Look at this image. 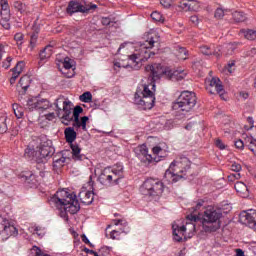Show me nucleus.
Returning <instances> with one entry per match:
<instances>
[{
  "mask_svg": "<svg viewBox=\"0 0 256 256\" xmlns=\"http://www.w3.org/2000/svg\"><path fill=\"white\" fill-rule=\"evenodd\" d=\"M80 101H82V103H91V101H93V94L89 91L84 92L80 95Z\"/></svg>",
  "mask_w": 256,
  "mask_h": 256,
  "instance_id": "nucleus-38",
  "label": "nucleus"
},
{
  "mask_svg": "<svg viewBox=\"0 0 256 256\" xmlns=\"http://www.w3.org/2000/svg\"><path fill=\"white\" fill-rule=\"evenodd\" d=\"M102 25H105V26L111 25V18H107V17L102 18Z\"/></svg>",
  "mask_w": 256,
  "mask_h": 256,
  "instance_id": "nucleus-61",
  "label": "nucleus"
},
{
  "mask_svg": "<svg viewBox=\"0 0 256 256\" xmlns=\"http://www.w3.org/2000/svg\"><path fill=\"white\" fill-rule=\"evenodd\" d=\"M160 4L165 8L169 9L173 5V0H160Z\"/></svg>",
  "mask_w": 256,
  "mask_h": 256,
  "instance_id": "nucleus-48",
  "label": "nucleus"
},
{
  "mask_svg": "<svg viewBox=\"0 0 256 256\" xmlns=\"http://www.w3.org/2000/svg\"><path fill=\"white\" fill-rule=\"evenodd\" d=\"M201 207H203V201H200L196 204L195 207H192V213H195L196 211H199V209H201Z\"/></svg>",
  "mask_w": 256,
  "mask_h": 256,
  "instance_id": "nucleus-59",
  "label": "nucleus"
},
{
  "mask_svg": "<svg viewBox=\"0 0 256 256\" xmlns=\"http://www.w3.org/2000/svg\"><path fill=\"white\" fill-rule=\"evenodd\" d=\"M45 118L48 120V121H53V119H55V113H48L45 115Z\"/></svg>",
  "mask_w": 256,
  "mask_h": 256,
  "instance_id": "nucleus-62",
  "label": "nucleus"
},
{
  "mask_svg": "<svg viewBox=\"0 0 256 256\" xmlns=\"http://www.w3.org/2000/svg\"><path fill=\"white\" fill-rule=\"evenodd\" d=\"M213 88L215 89L216 93L220 95L221 99H225V97L223 96L225 95V89H223L221 79L214 77L210 80V87L208 88V91L211 95H215V91L213 90Z\"/></svg>",
  "mask_w": 256,
  "mask_h": 256,
  "instance_id": "nucleus-17",
  "label": "nucleus"
},
{
  "mask_svg": "<svg viewBox=\"0 0 256 256\" xmlns=\"http://www.w3.org/2000/svg\"><path fill=\"white\" fill-rule=\"evenodd\" d=\"M123 177V167L118 169H104L99 179L102 185H119V180Z\"/></svg>",
  "mask_w": 256,
  "mask_h": 256,
  "instance_id": "nucleus-10",
  "label": "nucleus"
},
{
  "mask_svg": "<svg viewBox=\"0 0 256 256\" xmlns=\"http://www.w3.org/2000/svg\"><path fill=\"white\" fill-rule=\"evenodd\" d=\"M30 85H31V77H29L28 75L22 76L17 86L19 95H25Z\"/></svg>",
  "mask_w": 256,
  "mask_h": 256,
  "instance_id": "nucleus-19",
  "label": "nucleus"
},
{
  "mask_svg": "<svg viewBox=\"0 0 256 256\" xmlns=\"http://www.w3.org/2000/svg\"><path fill=\"white\" fill-rule=\"evenodd\" d=\"M164 185L163 182L158 179H147L141 186V192L143 195H149V197H159L163 194Z\"/></svg>",
  "mask_w": 256,
  "mask_h": 256,
  "instance_id": "nucleus-9",
  "label": "nucleus"
},
{
  "mask_svg": "<svg viewBox=\"0 0 256 256\" xmlns=\"http://www.w3.org/2000/svg\"><path fill=\"white\" fill-rule=\"evenodd\" d=\"M14 39L18 45H23L24 35L23 33L19 32L14 35Z\"/></svg>",
  "mask_w": 256,
  "mask_h": 256,
  "instance_id": "nucleus-42",
  "label": "nucleus"
},
{
  "mask_svg": "<svg viewBox=\"0 0 256 256\" xmlns=\"http://www.w3.org/2000/svg\"><path fill=\"white\" fill-rule=\"evenodd\" d=\"M22 178L25 179L28 185H35V183H37V180H35V176L33 175V172H24L22 174Z\"/></svg>",
  "mask_w": 256,
  "mask_h": 256,
  "instance_id": "nucleus-32",
  "label": "nucleus"
},
{
  "mask_svg": "<svg viewBox=\"0 0 256 256\" xmlns=\"http://www.w3.org/2000/svg\"><path fill=\"white\" fill-rule=\"evenodd\" d=\"M154 155H158V157H161V154L163 153V150L160 146H156L152 149Z\"/></svg>",
  "mask_w": 256,
  "mask_h": 256,
  "instance_id": "nucleus-54",
  "label": "nucleus"
},
{
  "mask_svg": "<svg viewBox=\"0 0 256 256\" xmlns=\"http://www.w3.org/2000/svg\"><path fill=\"white\" fill-rule=\"evenodd\" d=\"M78 197L84 205H91L93 203V199L95 197V194L92 191L83 189L78 194Z\"/></svg>",
  "mask_w": 256,
  "mask_h": 256,
  "instance_id": "nucleus-21",
  "label": "nucleus"
},
{
  "mask_svg": "<svg viewBox=\"0 0 256 256\" xmlns=\"http://www.w3.org/2000/svg\"><path fill=\"white\" fill-rule=\"evenodd\" d=\"M115 225H122L123 227H127L128 223L125 219H116L114 220Z\"/></svg>",
  "mask_w": 256,
  "mask_h": 256,
  "instance_id": "nucleus-52",
  "label": "nucleus"
},
{
  "mask_svg": "<svg viewBox=\"0 0 256 256\" xmlns=\"http://www.w3.org/2000/svg\"><path fill=\"white\" fill-rule=\"evenodd\" d=\"M49 203L60 211V217L65 219V221L69 219L68 213L75 215V213H79L81 209L77 196L67 192L65 189L57 191L54 196L50 198Z\"/></svg>",
  "mask_w": 256,
  "mask_h": 256,
  "instance_id": "nucleus-2",
  "label": "nucleus"
},
{
  "mask_svg": "<svg viewBox=\"0 0 256 256\" xmlns=\"http://www.w3.org/2000/svg\"><path fill=\"white\" fill-rule=\"evenodd\" d=\"M23 69H25V62L19 61L14 68L11 69L12 77L10 78V85H15V81L19 79V75L23 73Z\"/></svg>",
  "mask_w": 256,
  "mask_h": 256,
  "instance_id": "nucleus-20",
  "label": "nucleus"
},
{
  "mask_svg": "<svg viewBox=\"0 0 256 256\" xmlns=\"http://www.w3.org/2000/svg\"><path fill=\"white\" fill-rule=\"evenodd\" d=\"M216 147H218V149H221V151L225 149V145L223 144V141H221V139L216 140Z\"/></svg>",
  "mask_w": 256,
  "mask_h": 256,
  "instance_id": "nucleus-60",
  "label": "nucleus"
},
{
  "mask_svg": "<svg viewBox=\"0 0 256 256\" xmlns=\"http://www.w3.org/2000/svg\"><path fill=\"white\" fill-rule=\"evenodd\" d=\"M5 121L6 119L3 118L0 122V135H3V133H7V123Z\"/></svg>",
  "mask_w": 256,
  "mask_h": 256,
  "instance_id": "nucleus-44",
  "label": "nucleus"
},
{
  "mask_svg": "<svg viewBox=\"0 0 256 256\" xmlns=\"http://www.w3.org/2000/svg\"><path fill=\"white\" fill-rule=\"evenodd\" d=\"M70 148L72 149V159L74 161H83L86 159L84 154H81V148L77 144L70 143Z\"/></svg>",
  "mask_w": 256,
  "mask_h": 256,
  "instance_id": "nucleus-24",
  "label": "nucleus"
},
{
  "mask_svg": "<svg viewBox=\"0 0 256 256\" xmlns=\"http://www.w3.org/2000/svg\"><path fill=\"white\" fill-rule=\"evenodd\" d=\"M155 43H159V33L155 30H151L147 33L146 44H142L141 48L145 50H141V54H132L129 56V59L132 63L139 65L141 61H147V59H151L155 54L154 52H150L147 49H153L155 47Z\"/></svg>",
  "mask_w": 256,
  "mask_h": 256,
  "instance_id": "nucleus-5",
  "label": "nucleus"
},
{
  "mask_svg": "<svg viewBox=\"0 0 256 256\" xmlns=\"http://www.w3.org/2000/svg\"><path fill=\"white\" fill-rule=\"evenodd\" d=\"M35 141L37 143L35 150L26 149L25 153L32 155V159L36 162V169L39 171L40 177H45V164L49 157H53L55 148H53V142L45 135H41L36 138Z\"/></svg>",
  "mask_w": 256,
  "mask_h": 256,
  "instance_id": "nucleus-1",
  "label": "nucleus"
},
{
  "mask_svg": "<svg viewBox=\"0 0 256 256\" xmlns=\"http://www.w3.org/2000/svg\"><path fill=\"white\" fill-rule=\"evenodd\" d=\"M200 51L203 55H214L216 59H219L221 57V53L216 50H211V47L207 45L200 46Z\"/></svg>",
  "mask_w": 256,
  "mask_h": 256,
  "instance_id": "nucleus-28",
  "label": "nucleus"
},
{
  "mask_svg": "<svg viewBox=\"0 0 256 256\" xmlns=\"http://www.w3.org/2000/svg\"><path fill=\"white\" fill-rule=\"evenodd\" d=\"M13 7L16 11H19V13H25V10L27 9V6L19 0H14Z\"/></svg>",
  "mask_w": 256,
  "mask_h": 256,
  "instance_id": "nucleus-35",
  "label": "nucleus"
},
{
  "mask_svg": "<svg viewBox=\"0 0 256 256\" xmlns=\"http://www.w3.org/2000/svg\"><path fill=\"white\" fill-rule=\"evenodd\" d=\"M27 107L30 111H33V109H36V111H47V109H51V107H53V104L45 98H41L36 101L29 99L27 101Z\"/></svg>",
  "mask_w": 256,
  "mask_h": 256,
  "instance_id": "nucleus-14",
  "label": "nucleus"
},
{
  "mask_svg": "<svg viewBox=\"0 0 256 256\" xmlns=\"http://www.w3.org/2000/svg\"><path fill=\"white\" fill-rule=\"evenodd\" d=\"M64 69H72L73 68V61L70 58H65L63 62Z\"/></svg>",
  "mask_w": 256,
  "mask_h": 256,
  "instance_id": "nucleus-43",
  "label": "nucleus"
},
{
  "mask_svg": "<svg viewBox=\"0 0 256 256\" xmlns=\"http://www.w3.org/2000/svg\"><path fill=\"white\" fill-rule=\"evenodd\" d=\"M119 235H121L120 231L112 230L110 232V239H119Z\"/></svg>",
  "mask_w": 256,
  "mask_h": 256,
  "instance_id": "nucleus-53",
  "label": "nucleus"
},
{
  "mask_svg": "<svg viewBox=\"0 0 256 256\" xmlns=\"http://www.w3.org/2000/svg\"><path fill=\"white\" fill-rule=\"evenodd\" d=\"M190 2H191V0H182L179 3L178 7L180 9H183V11H190Z\"/></svg>",
  "mask_w": 256,
  "mask_h": 256,
  "instance_id": "nucleus-40",
  "label": "nucleus"
},
{
  "mask_svg": "<svg viewBox=\"0 0 256 256\" xmlns=\"http://www.w3.org/2000/svg\"><path fill=\"white\" fill-rule=\"evenodd\" d=\"M189 175H191V161L182 156L170 164L169 169L164 174V180L167 183H177L182 179H188Z\"/></svg>",
  "mask_w": 256,
  "mask_h": 256,
  "instance_id": "nucleus-3",
  "label": "nucleus"
},
{
  "mask_svg": "<svg viewBox=\"0 0 256 256\" xmlns=\"http://www.w3.org/2000/svg\"><path fill=\"white\" fill-rule=\"evenodd\" d=\"M201 4L197 0H190V11H199Z\"/></svg>",
  "mask_w": 256,
  "mask_h": 256,
  "instance_id": "nucleus-41",
  "label": "nucleus"
},
{
  "mask_svg": "<svg viewBox=\"0 0 256 256\" xmlns=\"http://www.w3.org/2000/svg\"><path fill=\"white\" fill-rule=\"evenodd\" d=\"M231 171H234L235 173H239L241 171V164L234 162L231 167Z\"/></svg>",
  "mask_w": 256,
  "mask_h": 256,
  "instance_id": "nucleus-49",
  "label": "nucleus"
},
{
  "mask_svg": "<svg viewBox=\"0 0 256 256\" xmlns=\"http://www.w3.org/2000/svg\"><path fill=\"white\" fill-rule=\"evenodd\" d=\"M200 219L201 217L195 214H189L186 216V225L180 226L178 233H187L188 231L189 237H193V235H195V231H197V223Z\"/></svg>",
  "mask_w": 256,
  "mask_h": 256,
  "instance_id": "nucleus-12",
  "label": "nucleus"
},
{
  "mask_svg": "<svg viewBox=\"0 0 256 256\" xmlns=\"http://www.w3.org/2000/svg\"><path fill=\"white\" fill-rule=\"evenodd\" d=\"M172 229H173L174 241H177L178 243H180V241H183V235H185V233L179 232L181 231V226H178L177 224H173Z\"/></svg>",
  "mask_w": 256,
  "mask_h": 256,
  "instance_id": "nucleus-29",
  "label": "nucleus"
},
{
  "mask_svg": "<svg viewBox=\"0 0 256 256\" xmlns=\"http://www.w3.org/2000/svg\"><path fill=\"white\" fill-rule=\"evenodd\" d=\"M36 235H38V237H43L45 235V233L43 231H41L40 227H35L34 228V232Z\"/></svg>",
  "mask_w": 256,
  "mask_h": 256,
  "instance_id": "nucleus-58",
  "label": "nucleus"
},
{
  "mask_svg": "<svg viewBox=\"0 0 256 256\" xmlns=\"http://www.w3.org/2000/svg\"><path fill=\"white\" fill-rule=\"evenodd\" d=\"M83 111V107H81V106H76L75 108H74V111H73V113H76V114H78V115H81V112Z\"/></svg>",
  "mask_w": 256,
  "mask_h": 256,
  "instance_id": "nucleus-63",
  "label": "nucleus"
},
{
  "mask_svg": "<svg viewBox=\"0 0 256 256\" xmlns=\"http://www.w3.org/2000/svg\"><path fill=\"white\" fill-rule=\"evenodd\" d=\"M245 145H246V147H248V149L250 151L253 152L254 155L256 154V141H255V138H253L252 136H247L245 138Z\"/></svg>",
  "mask_w": 256,
  "mask_h": 256,
  "instance_id": "nucleus-31",
  "label": "nucleus"
},
{
  "mask_svg": "<svg viewBox=\"0 0 256 256\" xmlns=\"http://www.w3.org/2000/svg\"><path fill=\"white\" fill-rule=\"evenodd\" d=\"M54 105L56 107L58 117H61L64 121H73V117H71V113L73 111V103L65 96H59ZM61 111H63V115L61 116Z\"/></svg>",
  "mask_w": 256,
  "mask_h": 256,
  "instance_id": "nucleus-8",
  "label": "nucleus"
},
{
  "mask_svg": "<svg viewBox=\"0 0 256 256\" xmlns=\"http://www.w3.org/2000/svg\"><path fill=\"white\" fill-rule=\"evenodd\" d=\"M135 155L140 159L142 163H152L153 162V156L149 154V150L147 149L146 145H140L137 146L134 149Z\"/></svg>",
  "mask_w": 256,
  "mask_h": 256,
  "instance_id": "nucleus-16",
  "label": "nucleus"
},
{
  "mask_svg": "<svg viewBox=\"0 0 256 256\" xmlns=\"http://www.w3.org/2000/svg\"><path fill=\"white\" fill-rule=\"evenodd\" d=\"M67 13L73 15L74 13H87V9L78 1H70L67 7Z\"/></svg>",
  "mask_w": 256,
  "mask_h": 256,
  "instance_id": "nucleus-18",
  "label": "nucleus"
},
{
  "mask_svg": "<svg viewBox=\"0 0 256 256\" xmlns=\"http://www.w3.org/2000/svg\"><path fill=\"white\" fill-rule=\"evenodd\" d=\"M87 121H89V117L83 116L81 118L80 124H81L83 131H87Z\"/></svg>",
  "mask_w": 256,
  "mask_h": 256,
  "instance_id": "nucleus-47",
  "label": "nucleus"
},
{
  "mask_svg": "<svg viewBox=\"0 0 256 256\" xmlns=\"http://www.w3.org/2000/svg\"><path fill=\"white\" fill-rule=\"evenodd\" d=\"M235 256H245V252L242 249L238 248V249H236Z\"/></svg>",
  "mask_w": 256,
  "mask_h": 256,
  "instance_id": "nucleus-64",
  "label": "nucleus"
},
{
  "mask_svg": "<svg viewBox=\"0 0 256 256\" xmlns=\"http://www.w3.org/2000/svg\"><path fill=\"white\" fill-rule=\"evenodd\" d=\"M229 181H233L234 179H241V174L239 172H236L235 174H230L228 176Z\"/></svg>",
  "mask_w": 256,
  "mask_h": 256,
  "instance_id": "nucleus-55",
  "label": "nucleus"
},
{
  "mask_svg": "<svg viewBox=\"0 0 256 256\" xmlns=\"http://www.w3.org/2000/svg\"><path fill=\"white\" fill-rule=\"evenodd\" d=\"M53 55V46L47 45L41 52H40V59L41 61H45V59H49Z\"/></svg>",
  "mask_w": 256,
  "mask_h": 256,
  "instance_id": "nucleus-30",
  "label": "nucleus"
},
{
  "mask_svg": "<svg viewBox=\"0 0 256 256\" xmlns=\"http://www.w3.org/2000/svg\"><path fill=\"white\" fill-rule=\"evenodd\" d=\"M65 161H67V157L55 156L53 158V165L54 167H63V165H65Z\"/></svg>",
  "mask_w": 256,
  "mask_h": 256,
  "instance_id": "nucleus-34",
  "label": "nucleus"
},
{
  "mask_svg": "<svg viewBox=\"0 0 256 256\" xmlns=\"http://www.w3.org/2000/svg\"><path fill=\"white\" fill-rule=\"evenodd\" d=\"M0 25L4 28V29H11V24L9 23V20H3L1 19L0 21Z\"/></svg>",
  "mask_w": 256,
  "mask_h": 256,
  "instance_id": "nucleus-51",
  "label": "nucleus"
},
{
  "mask_svg": "<svg viewBox=\"0 0 256 256\" xmlns=\"http://www.w3.org/2000/svg\"><path fill=\"white\" fill-rule=\"evenodd\" d=\"M64 135L67 143H73L77 139V132L73 127H68L64 130Z\"/></svg>",
  "mask_w": 256,
  "mask_h": 256,
  "instance_id": "nucleus-25",
  "label": "nucleus"
},
{
  "mask_svg": "<svg viewBox=\"0 0 256 256\" xmlns=\"http://www.w3.org/2000/svg\"><path fill=\"white\" fill-rule=\"evenodd\" d=\"M232 17L236 23H243V21H247V16L243 12H234Z\"/></svg>",
  "mask_w": 256,
  "mask_h": 256,
  "instance_id": "nucleus-33",
  "label": "nucleus"
},
{
  "mask_svg": "<svg viewBox=\"0 0 256 256\" xmlns=\"http://www.w3.org/2000/svg\"><path fill=\"white\" fill-rule=\"evenodd\" d=\"M214 17L216 19H223V17H225V11H223V9L221 8H217L215 11Z\"/></svg>",
  "mask_w": 256,
  "mask_h": 256,
  "instance_id": "nucleus-45",
  "label": "nucleus"
},
{
  "mask_svg": "<svg viewBox=\"0 0 256 256\" xmlns=\"http://www.w3.org/2000/svg\"><path fill=\"white\" fill-rule=\"evenodd\" d=\"M240 221L256 231V210L243 211L240 214Z\"/></svg>",
  "mask_w": 256,
  "mask_h": 256,
  "instance_id": "nucleus-15",
  "label": "nucleus"
},
{
  "mask_svg": "<svg viewBox=\"0 0 256 256\" xmlns=\"http://www.w3.org/2000/svg\"><path fill=\"white\" fill-rule=\"evenodd\" d=\"M11 61H13V58H11L10 56H8V57L6 58V60H4V61L2 62V67H3L4 69H9V68L11 67Z\"/></svg>",
  "mask_w": 256,
  "mask_h": 256,
  "instance_id": "nucleus-46",
  "label": "nucleus"
},
{
  "mask_svg": "<svg viewBox=\"0 0 256 256\" xmlns=\"http://www.w3.org/2000/svg\"><path fill=\"white\" fill-rule=\"evenodd\" d=\"M233 67H235V61L228 63V65L226 66L228 73H233V71H235Z\"/></svg>",
  "mask_w": 256,
  "mask_h": 256,
  "instance_id": "nucleus-57",
  "label": "nucleus"
},
{
  "mask_svg": "<svg viewBox=\"0 0 256 256\" xmlns=\"http://www.w3.org/2000/svg\"><path fill=\"white\" fill-rule=\"evenodd\" d=\"M234 188L238 195L243 199H247V197H249V188L245 183L238 181L235 183Z\"/></svg>",
  "mask_w": 256,
  "mask_h": 256,
  "instance_id": "nucleus-23",
  "label": "nucleus"
},
{
  "mask_svg": "<svg viewBox=\"0 0 256 256\" xmlns=\"http://www.w3.org/2000/svg\"><path fill=\"white\" fill-rule=\"evenodd\" d=\"M0 239L2 241H7L10 237H17L19 235V230L17 227L11 223L7 218L0 216Z\"/></svg>",
  "mask_w": 256,
  "mask_h": 256,
  "instance_id": "nucleus-11",
  "label": "nucleus"
},
{
  "mask_svg": "<svg viewBox=\"0 0 256 256\" xmlns=\"http://www.w3.org/2000/svg\"><path fill=\"white\" fill-rule=\"evenodd\" d=\"M235 147L236 149H245V140L244 142L241 139L235 141Z\"/></svg>",
  "mask_w": 256,
  "mask_h": 256,
  "instance_id": "nucleus-50",
  "label": "nucleus"
},
{
  "mask_svg": "<svg viewBox=\"0 0 256 256\" xmlns=\"http://www.w3.org/2000/svg\"><path fill=\"white\" fill-rule=\"evenodd\" d=\"M13 111L17 119H21L24 115L23 107L19 106V104H13Z\"/></svg>",
  "mask_w": 256,
  "mask_h": 256,
  "instance_id": "nucleus-36",
  "label": "nucleus"
},
{
  "mask_svg": "<svg viewBox=\"0 0 256 256\" xmlns=\"http://www.w3.org/2000/svg\"><path fill=\"white\" fill-rule=\"evenodd\" d=\"M195 105H197V96H195V93L184 91L173 103L172 109H174V111H181L185 115V113L193 111Z\"/></svg>",
  "mask_w": 256,
  "mask_h": 256,
  "instance_id": "nucleus-7",
  "label": "nucleus"
},
{
  "mask_svg": "<svg viewBox=\"0 0 256 256\" xmlns=\"http://www.w3.org/2000/svg\"><path fill=\"white\" fill-rule=\"evenodd\" d=\"M151 18L153 19V21H156L157 23H165V17H163V14L160 12H152Z\"/></svg>",
  "mask_w": 256,
  "mask_h": 256,
  "instance_id": "nucleus-37",
  "label": "nucleus"
},
{
  "mask_svg": "<svg viewBox=\"0 0 256 256\" xmlns=\"http://www.w3.org/2000/svg\"><path fill=\"white\" fill-rule=\"evenodd\" d=\"M134 101L135 104L139 105L144 111L153 109L155 106V83L142 85V90H137L135 93Z\"/></svg>",
  "mask_w": 256,
  "mask_h": 256,
  "instance_id": "nucleus-6",
  "label": "nucleus"
},
{
  "mask_svg": "<svg viewBox=\"0 0 256 256\" xmlns=\"http://www.w3.org/2000/svg\"><path fill=\"white\" fill-rule=\"evenodd\" d=\"M37 34H32L31 37H30V45L31 47H34L37 43Z\"/></svg>",
  "mask_w": 256,
  "mask_h": 256,
  "instance_id": "nucleus-56",
  "label": "nucleus"
},
{
  "mask_svg": "<svg viewBox=\"0 0 256 256\" xmlns=\"http://www.w3.org/2000/svg\"><path fill=\"white\" fill-rule=\"evenodd\" d=\"M221 217H223L221 210H217L213 206H208L199 219L202 224V231L204 233H215V231L221 229Z\"/></svg>",
  "mask_w": 256,
  "mask_h": 256,
  "instance_id": "nucleus-4",
  "label": "nucleus"
},
{
  "mask_svg": "<svg viewBox=\"0 0 256 256\" xmlns=\"http://www.w3.org/2000/svg\"><path fill=\"white\" fill-rule=\"evenodd\" d=\"M244 39H247V41H256V30L253 29H241L239 32Z\"/></svg>",
  "mask_w": 256,
  "mask_h": 256,
  "instance_id": "nucleus-27",
  "label": "nucleus"
},
{
  "mask_svg": "<svg viewBox=\"0 0 256 256\" xmlns=\"http://www.w3.org/2000/svg\"><path fill=\"white\" fill-rule=\"evenodd\" d=\"M145 71H147V73H150L152 81H157L158 79H161V77H165L167 79L169 67L166 68L159 63H154L151 65H147L145 67Z\"/></svg>",
  "mask_w": 256,
  "mask_h": 256,
  "instance_id": "nucleus-13",
  "label": "nucleus"
},
{
  "mask_svg": "<svg viewBox=\"0 0 256 256\" xmlns=\"http://www.w3.org/2000/svg\"><path fill=\"white\" fill-rule=\"evenodd\" d=\"M0 3L2 7V11H1L2 20L10 21L11 14L9 13V4L7 3V0H1Z\"/></svg>",
  "mask_w": 256,
  "mask_h": 256,
  "instance_id": "nucleus-26",
  "label": "nucleus"
},
{
  "mask_svg": "<svg viewBox=\"0 0 256 256\" xmlns=\"http://www.w3.org/2000/svg\"><path fill=\"white\" fill-rule=\"evenodd\" d=\"M177 51H178V57L180 58V59H183V60H185V59H187V49H185L184 47H180V46H177Z\"/></svg>",
  "mask_w": 256,
  "mask_h": 256,
  "instance_id": "nucleus-39",
  "label": "nucleus"
},
{
  "mask_svg": "<svg viewBox=\"0 0 256 256\" xmlns=\"http://www.w3.org/2000/svg\"><path fill=\"white\" fill-rule=\"evenodd\" d=\"M185 72L183 70H172L169 68V73L166 76V79H170V81H183L185 79Z\"/></svg>",
  "mask_w": 256,
  "mask_h": 256,
  "instance_id": "nucleus-22",
  "label": "nucleus"
}]
</instances>
